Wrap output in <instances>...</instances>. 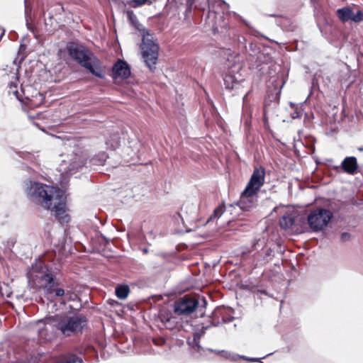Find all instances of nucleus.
<instances>
[{
  "instance_id": "nucleus-1",
  "label": "nucleus",
  "mask_w": 363,
  "mask_h": 363,
  "mask_svg": "<svg viewBox=\"0 0 363 363\" xmlns=\"http://www.w3.org/2000/svg\"><path fill=\"white\" fill-rule=\"evenodd\" d=\"M24 191L28 199L45 208L52 205V202L57 199L60 192L62 190L40 182L26 180L24 182Z\"/></svg>"
},
{
  "instance_id": "nucleus-2",
  "label": "nucleus",
  "mask_w": 363,
  "mask_h": 363,
  "mask_svg": "<svg viewBox=\"0 0 363 363\" xmlns=\"http://www.w3.org/2000/svg\"><path fill=\"white\" fill-rule=\"evenodd\" d=\"M27 278L30 287L43 289L47 294H51L53 286L57 285L52 274L40 260L32 264L27 273Z\"/></svg>"
},
{
  "instance_id": "nucleus-3",
  "label": "nucleus",
  "mask_w": 363,
  "mask_h": 363,
  "mask_svg": "<svg viewBox=\"0 0 363 363\" xmlns=\"http://www.w3.org/2000/svg\"><path fill=\"white\" fill-rule=\"evenodd\" d=\"M67 48L69 55L81 66L87 69L94 75L102 77L101 71L98 67L99 60L92 52L74 43H69Z\"/></svg>"
},
{
  "instance_id": "nucleus-4",
  "label": "nucleus",
  "mask_w": 363,
  "mask_h": 363,
  "mask_svg": "<svg viewBox=\"0 0 363 363\" xmlns=\"http://www.w3.org/2000/svg\"><path fill=\"white\" fill-rule=\"evenodd\" d=\"M51 324L55 329L66 337L82 332L86 325V319L82 315H68L67 314L55 315Z\"/></svg>"
},
{
  "instance_id": "nucleus-5",
  "label": "nucleus",
  "mask_w": 363,
  "mask_h": 363,
  "mask_svg": "<svg viewBox=\"0 0 363 363\" xmlns=\"http://www.w3.org/2000/svg\"><path fill=\"white\" fill-rule=\"evenodd\" d=\"M140 48L143 61L150 70H153L158 59L159 45L153 34L147 30H143Z\"/></svg>"
},
{
  "instance_id": "nucleus-6",
  "label": "nucleus",
  "mask_w": 363,
  "mask_h": 363,
  "mask_svg": "<svg viewBox=\"0 0 363 363\" xmlns=\"http://www.w3.org/2000/svg\"><path fill=\"white\" fill-rule=\"evenodd\" d=\"M333 217L332 211L324 208L311 211L307 216V223L311 231L318 233L325 230Z\"/></svg>"
},
{
  "instance_id": "nucleus-7",
  "label": "nucleus",
  "mask_w": 363,
  "mask_h": 363,
  "mask_svg": "<svg viewBox=\"0 0 363 363\" xmlns=\"http://www.w3.org/2000/svg\"><path fill=\"white\" fill-rule=\"evenodd\" d=\"M85 164L86 160L84 155H82V152L77 149L73 151L72 154L68 155L66 159L62 160L58 169L62 174H72Z\"/></svg>"
},
{
  "instance_id": "nucleus-8",
  "label": "nucleus",
  "mask_w": 363,
  "mask_h": 363,
  "mask_svg": "<svg viewBox=\"0 0 363 363\" xmlns=\"http://www.w3.org/2000/svg\"><path fill=\"white\" fill-rule=\"evenodd\" d=\"M45 209L51 210L55 212L56 219L61 223H68L70 220L69 214L67 213L66 196L62 191L60 192L57 199L52 202V205Z\"/></svg>"
},
{
  "instance_id": "nucleus-9",
  "label": "nucleus",
  "mask_w": 363,
  "mask_h": 363,
  "mask_svg": "<svg viewBox=\"0 0 363 363\" xmlns=\"http://www.w3.org/2000/svg\"><path fill=\"white\" fill-rule=\"evenodd\" d=\"M52 319H55V315L47 317L43 320H39L36 322L35 330L40 338L50 341L55 337L54 332L55 325L51 324L53 320Z\"/></svg>"
},
{
  "instance_id": "nucleus-10",
  "label": "nucleus",
  "mask_w": 363,
  "mask_h": 363,
  "mask_svg": "<svg viewBox=\"0 0 363 363\" xmlns=\"http://www.w3.org/2000/svg\"><path fill=\"white\" fill-rule=\"evenodd\" d=\"M199 301L191 297L184 296L174 303V312L178 315H187L192 313L198 307Z\"/></svg>"
},
{
  "instance_id": "nucleus-11",
  "label": "nucleus",
  "mask_w": 363,
  "mask_h": 363,
  "mask_svg": "<svg viewBox=\"0 0 363 363\" xmlns=\"http://www.w3.org/2000/svg\"><path fill=\"white\" fill-rule=\"evenodd\" d=\"M265 179V171L262 167L255 168L251 175L245 189L246 191H252L257 193L263 186Z\"/></svg>"
},
{
  "instance_id": "nucleus-12",
  "label": "nucleus",
  "mask_w": 363,
  "mask_h": 363,
  "mask_svg": "<svg viewBox=\"0 0 363 363\" xmlns=\"http://www.w3.org/2000/svg\"><path fill=\"white\" fill-rule=\"evenodd\" d=\"M337 16L342 22H347L351 21L355 23H359L363 21V13L358 10L354 13L352 9L349 6H345L339 9L336 11Z\"/></svg>"
},
{
  "instance_id": "nucleus-13",
  "label": "nucleus",
  "mask_w": 363,
  "mask_h": 363,
  "mask_svg": "<svg viewBox=\"0 0 363 363\" xmlns=\"http://www.w3.org/2000/svg\"><path fill=\"white\" fill-rule=\"evenodd\" d=\"M257 193L252 191H246V189L241 194L240 201L236 205L242 211H250L253 208L257 202Z\"/></svg>"
},
{
  "instance_id": "nucleus-14",
  "label": "nucleus",
  "mask_w": 363,
  "mask_h": 363,
  "mask_svg": "<svg viewBox=\"0 0 363 363\" xmlns=\"http://www.w3.org/2000/svg\"><path fill=\"white\" fill-rule=\"evenodd\" d=\"M113 74L115 78L127 79L130 75V68L128 63L118 60L113 67Z\"/></svg>"
},
{
  "instance_id": "nucleus-15",
  "label": "nucleus",
  "mask_w": 363,
  "mask_h": 363,
  "mask_svg": "<svg viewBox=\"0 0 363 363\" xmlns=\"http://www.w3.org/2000/svg\"><path fill=\"white\" fill-rule=\"evenodd\" d=\"M341 167L343 171L349 174H354L358 169V164L355 157H347L341 163L340 166L335 167V169Z\"/></svg>"
},
{
  "instance_id": "nucleus-16",
  "label": "nucleus",
  "mask_w": 363,
  "mask_h": 363,
  "mask_svg": "<svg viewBox=\"0 0 363 363\" xmlns=\"http://www.w3.org/2000/svg\"><path fill=\"white\" fill-rule=\"evenodd\" d=\"M225 87L228 89L238 90L242 86V82H244L243 79L238 78L231 72L226 74L223 77Z\"/></svg>"
},
{
  "instance_id": "nucleus-17",
  "label": "nucleus",
  "mask_w": 363,
  "mask_h": 363,
  "mask_svg": "<svg viewBox=\"0 0 363 363\" xmlns=\"http://www.w3.org/2000/svg\"><path fill=\"white\" fill-rule=\"evenodd\" d=\"M294 223V218L291 214L284 215L280 220L279 225L284 230L291 229Z\"/></svg>"
},
{
  "instance_id": "nucleus-18",
  "label": "nucleus",
  "mask_w": 363,
  "mask_h": 363,
  "mask_svg": "<svg viewBox=\"0 0 363 363\" xmlns=\"http://www.w3.org/2000/svg\"><path fill=\"white\" fill-rule=\"evenodd\" d=\"M108 148L116 150L121 145V138L118 134H113L109 137L106 141Z\"/></svg>"
},
{
  "instance_id": "nucleus-19",
  "label": "nucleus",
  "mask_w": 363,
  "mask_h": 363,
  "mask_svg": "<svg viewBox=\"0 0 363 363\" xmlns=\"http://www.w3.org/2000/svg\"><path fill=\"white\" fill-rule=\"evenodd\" d=\"M57 363H83V360L77 355L69 353L62 356V359Z\"/></svg>"
},
{
  "instance_id": "nucleus-20",
  "label": "nucleus",
  "mask_w": 363,
  "mask_h": 363,
  "mask_svg": "<svg viewBox=\"0 0 363 363\" xmlns=\"http://www.w3.org/2000/svg\"><path fill=\"white\" fill-rule=\"evenodd\" d=\"M130 292V289L128 285H120L116 288V295L121 300L125 299Z\"/></svg>"
},
{
  "instance_id": "nucleus-21",
  "label": "nucleus",
  "mask_w": 363,
  "mask_h": 363,
  "mask_svg": "<svg viewBox=\"0 0 363 363\" xmlns=\"http://www.w3.org/2000/svg\"><path fill=\"white\" fill-rule=\"evenodd\" d=\"M218 353L222 354L226 358H232V359L235 360V361L237 359V358L243 359L250 362H259V360H260V359H259V358H250V357H247L245 356H240V355H237V356L233 355L232 356L230 353H229L226 351H224V350L218 351Z\"/></svg>"
},
{
  "instance_id": "nucleus-22",
  "label": "nucleus",
  "mask_w": 363,
  "mask_h": 363,
  "mask_svg": "<svg viewBox=\"0 0 363 363\" xmlns=\"http://www.w3.org/2000/svg\"><path fill=\"white\" fill-rule=\"evenodd\" d=\"M108 158L106 152H102L99 153L94 157L91 158L89 162L94 165H104Z\"/></svg>"
},
{
  "instance_id": "nucleus-23",
  "label": "nucleus",
  "mask_w": 363,
  "mask_h": 363,
  "mask_svg": "<svg viewBox=\"0 0 363 363\" xmlns=\"http://www.w3.org/2000/svg\"><path fill=\"white\" fill-rule=\"evenodd\" d=\"M189 345L194 349L195 351L199 352L201 346L199 344V337L197 335L194 336L193 339H189L187 340Z\"/></svg>"
},
{
  "instance_id": "nucleus-24",
  "label": "nucleus",
  "mask_w": 363,
  "mask_h": 363,
  "mask_svg": "<svg viewBox=\"0 0 363 363\" xmlns=\"http://www.w3.org/2000/svg\"><path fill=\"white\" fill-rule=\"evenodd\" d=\"M224 211H225L224 204H220L214 210L213 215L211 216V217L208 221L213 220L214 218H220L222 216V214L224 213Z\"/></svg>"
},
{
  "instance_id": "nucleus-25",
  "label": "nucleus",
  "mask_w": 363,
  "mask_h": 363,
  "mask_svg": "<svg viewBox=\"0 0 363 363\" xmlns=\"http://www.w3.org/2000/svg\"><path fill=\"white\" fill-rule=\"evenodd\" d=\"M126 15H127V18H128V21H130V23L132 25L136 26L137 24L138 23V21L137 16H135L134 12L131 10H128L126 11Z\"/></svg>"
},
{
  "instance_id": "nucleus-26",
  "label": "nucleus",
  "mask_w": 363,
  "mask_h": 363,
  "mask_svg": "<svg viewBox=\"0 0 363 363\" xmlns=\"http://www.w3.org/2000/svg\"><path fill=\"white\" fill-rule=\"evenodd\" d=\"M210 5V7L211 8V9L215 12V13H217L218 12V11H217L216 9V5H218L219 6H220L222 8V9L224 11V10H227L229 7L228 4H226L225 1H222V0H218V1H216L215 4L213 5Z\"/></svg>"
},
{
  "instance_id": "nucleus-27",
  "label": "nucleus",
  "mask_w": 363,
  "mask_h": 363,
  "mask_svg": "<svg viewBox=\"0 0 363 363\" xmlns=\"http://www.w3.org/2000/svg\"><path fill=\"white\" fill-rule=\"evenodd\" d=\"M24 2H25V17H26V26H27L28 28L30 29L29 19L30 18L31 7L28 5L27 0H25Z\"/></svg>"
},
{
  "instance_id": "nucleus-28",
  "label": "nucleus",
  "mask_w": 363,
  "mask_h": 363,
  "mask_svg": "<svg viewBox=\"0 0 363 363\" xmlns=\"http://www.w3.org/2000/svg\"><path fill=\"white\" fill-rule=\"evenodd\" d=\"M147 2V0H130L128 5L132 8H138Z\"/></svg>"
},
{
  "instance_id": "nucleus-29",
  "label": "nucleus",
  "mask_w": 363,
  "mask_h": 363,
  "mask_svg": "<svg viewBox=\"0 0 363 363\" xmlns=\"http://www.w3.org/2000/svg\"><path fill=\"white\" fill-rule=\"evenodd\" d=\"M16 238L15 237L9 238L5 242L6 247L11 249L16 243Z\"/></svg>"
},
{
  "instance_id": "nucleus-30",
  "label": "nucleus",
  "mask_w": 363,
  "mask_h": 363,
  "mask_svg": "<svg viewBox=\"0 0 363 363\" xmlns=\"http://www.w3.org/2000/svg\"><path fill=\"white\" fill-rule=\"evenodd\" d=\"M55 287L53 286V291L51 294L55 293V296H62L65 295V290L63 289H55Z\"/></svg>"
},
{
  "instance_id": "nucleus-31",
  "label": "nucleus",
  "mask_w": 363,
  "mask_h": 363,
  "mask_svg": "<svg viewBox=\"0 0 363 363\" xmlns=\"http://www.w3.org/2000/svg\"><path fill=\"white\" fill-rule=\"evenodd\" d=\"M351 234L349 233H342L340 235V239L342 242H347L349 241L351 239Z\"/></svg>"
},
{
  "instance_id": "nucleus-32",
  "label": "nucleus",
  "mask_w": 363,
  "mask_h": 363,
  "mask_svg": "<svg viewBox=\"0 0 363 363\" xmlns=\"http://www.w3.org/2000/svg\"><path fill=\"white\" fill-rule=\"evenodd\" d=\"M264 257L263 258L264 262H267L269 261L268 257L272 256V250L270 248H268L264 252Z\"/></svg>"
},
{
  "instance_id": "nucleus-33",
  "label": "nucleus",
  "mask_w": 363,
  "mask_h": 363,
  "mask_svg": "<svg viewBox=\"0 0 363 363\" xmlns=\"http://www.w3.org/2000/svg\"><path fill=\"white\" fill-rule=\"evenodd\" d=\"M52 20H50V19H48H48H46V18H45V25H46V26H48V25H49V26H52Z\"/></svg>"
},
{
  "instance_id": "nucleus-34",
  "label": "nucleus",
  "mask_w": 363,
  "mask_h": 363,
  "mask_svg": "<svg viewBox=\"0 0 363 363\" xmlns=\"http://www.w3.org/2000/svg\"><path fill=\"white\" fill-rule=\"evenodd\" d=\"M14 94L16 95V98L18 99V100H21V98H20V96L18 94V92L16 91H13Z\"/></svg>"
},
{
  "instance_id": "nucleus-35",
  "label": "nucleus",
  "mask_w": 363,
  "mask_h": 363,
  "mask_svg": "<svg viewBox=\"0 0 363 363\" xmlns=\"http://www.w3.org/2000/svg\"><path fill=\"white\" fill-rule=\"evenodd\" d=\"M299 116H300V115L298 113H294L293 116H292V117L294 118H298Z\"/></svg>"
},
{
  "instance_id": "nucleus-36",
  "label": "nucleus",
  "mask_w": 363,
  "mask_h": 363,
  "mask_svg": "<svg viewBox=\"0 0 363 363\" xmlns=\"http://www.w3.org/2000/svg\"><path fill=\"white\" fill-rule=\"evenodd\" d=\"M4 35V30H3L0 35V40L1 39V38L3 37Z\"/></svg>"
},
{
  "instance_id": "nucleus-37",
  "label": "nucleus",
  "mask_w": 363,
  "mask_h": 363,
  "mask_svg": "<svg viewBox=\"0 0 363 363\" xmlns=\"http://www.w3.org/2000/svg\"><path fill=\"white\" fill-rule=\"evenodd\" d=\"M358 150L360 151V152H362L363 151V147H359Z\"/></svg>"
},
{
  "instance_id": "nucleus-38",
  "label": "nucleus",
  "mask_w": 363,
  "mask_h": 363,
  "mask_svg": "<svg viewBox=\"0 0 363 363\" xmlns=\"http://www.w3.org/2000/svg\"><path fill=\"white\" fill-rule=\"evenodd\" d=\"M203 306H205V305L206 304V300L204 298L203 299Z\"/></svg>"
},
{
  "instance_id": "nucleus-39",
  "label": "nucleus",
  "mask_w": 363,
  "mask_h": 363,
  "mask_svg": "<svg viewBox=\"0 0 363 363\" xmlns=\"http://www.w3.org/2000/svg\"><path fill=\"white\" fill-rule=\"evenodd\" d=\"M246 98H247V94H245V95L244 96V97H243V101H245V100L246 99Z\"/></svg>"
},
{
  "instance_id": "nucleus-40",
  "label": "nucleus",
  "mask_w": 363,
  "mask_h": 363,
  "mask_svg": "<svg viewBox=\"0 0 363 363\" xmlns=\"http://www.w3.org/2000/svg\"><path fill=\"white\" fill-rule=\"evenodd\" d=\"M49 19L52 20V16L51 15L49 16Z\"/></svg>"
}]
</instances>
